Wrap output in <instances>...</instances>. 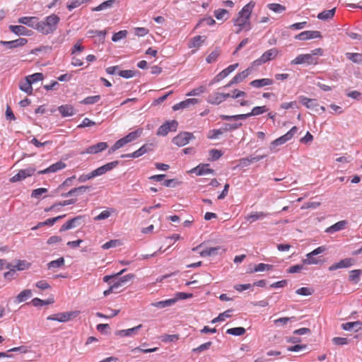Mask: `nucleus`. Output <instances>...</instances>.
<instances>
[{"label": "nucleus", "instance_id": "7c9ffc66", "mask_svg": "<svg viewBox=\"0 0 362 362\" xmlns=\"http://www.w3.org/2000/svg\"><path fill=\"white\" fill-rule=\"evenodd\" d=\"M59 112L62 117H70L74 115V109L70 105H64L58 107Z\"/></svg>", "mask_w": 362, "mask_h": 362}, {"label": "nucleus", "instance_id": "dca6fc26", "mask_svg": "<svg viewBox=\"0 0 362 362\" xmlns=\"http://www.w3.org/2000/svg\"><path fill=\"white\" fill-rule=\"evenodd\" d=\"M118 161H112L110 163H108L103 166H100L97 169L93 170V174L95 175V177L100 176L105 173L112 170L114 168H115L118 165Z\"/></svg>", "mask_w": 362, "mask_h": 362}, {"label": "nucleus", "instance_id": "4d7b16f0", "mask_svg": "<svg viewBox=\"0 0 362 362\" xmlns=\"http://www.w3.org/2000/svg\"><path fill=\"white\" fill-rule=\"evenodd\" d=\"M160 339H161V341L165 343L173 342V341H177L180 339V335L179 334H164V335L161 336Z\"/></svg>", "mask_w": 362, "mask_h": 362}, {"label": "nucleus", "instance_id": "f704fd0d", "mask_svg": "<svg viewBox=\"0 0 362 362\" xmlns=\"http://www.w3.org/2000/svg\"><path fill=\"white\" fill-rule=\"evenodd\" d=\"M9 29L13 33L18 35H27L28 30L23 25H10Z\"/></svg>", "mask_w": 362, "mask_h": 362}, {"label": "nucleus", "instance_id": "393cba45", "mask_svg": "<svg viewBox=\"0 0 362 362\" xmlns=\"http://www.w3.org/2000/svg\"><path fill=\"white\" fill-rule=\"evenodd\" d=\"M0 42L4 45H6L8 48L12 49L25 45L28 42V40L25 38H18L15 40L1 41Z\"/></svg>", "mask_w": 362, "mask_h": 362}, {"label": "nucleus", "instance_id": "4468645a", "mask_svg": "<svg viewBox=\"0 0 362 362\" xmlns=\"http://www.w3.org/2000/svg\"><path fill=\"white\" fill-rule=\"evenodd\" d=\"M153 148V144H146L134 152L122 156V158H139L146 153L152 151Z\"/></svg>", "mask_w": 362, "mask_h": 362}, {"label": "nucleus", "instance_id": "69168bd1", "mask_svg": "<svg viewBox=\"0 0 362 362\" xmlns=\"http://www.w3.org/2000/svg\"><path fill=\"white\" fill-rule=\"evenodd\" d=\"M291 320H296V317H280V318H278V319L274 320V323L276 326L285 325Z\"/></svg>", "mask_w": 362, "mask_h": 362}, {"label": "nucleus", "instance_id": "2eb2a0df", "mask_svg": "<svg viewBox=\"0 0 362 362\" xmlns=\"http://www.w3.org/2000/svg\"><path fill=\"white\" fill-rule=\"evenodd\" d=\"M199 103L200 100L197 98H188L173 105V109L175 111L180 109H186L190 107L191 106L196 105Z\"/></svg>", "mask_w": 362, "mask_h": 362}, {"label": "nucleus", "instance_id": "423d86ee", "mask_svg": "<svg viewBox=\"0 0 362 362\" xmlns=\"http://www.w3.org/2000/svg\"><path fill=\"white\" fill-rule=\"evenodd\" d=\"M79 314L78 311H71L66 313H59L51 315L47 317V320L58 321L61 322H67L71 319L76 317Z\"/></svg>", "mask_w": 362, "mask_h": 362}, {"label": "nucleus", "instance_id": "7ed1b4c3", "mask_svg": "<svg viewBox=\"0 0 362 362\" xmlns=\"http://www.w3.org/2000/svg\"><path fill=\"white\" fill-rule=\"evenodd\" d=\"M60 21V18L56 14L47 16L43 21L37 22L35 28L43 35H48L54 33Z\"/></svg>", "mask_w": 362, "mask_h": 362}, {"label": "nucleus", "instance_id": "8fccbe9b", "mask_svg": "<svg viewBox=\"0 0 362 362\" xmlns=\"http://www.w3.org/2000/svg\"><path fill=\"white\" fill-rule=\"evenodd\" d=\"M127 143V141H126L125 138L123 137L119 140H117L115 144L110 148V149L109 150V153H112L113 152H115V151H117V149L123 147L124 145H126Z\"/></svg>", "mask_w": 362, "mask_h": 362}, {"label": "nucleus", "instance_id": "39448f33", "mask_svg": "<svg viewBox=\"0 0 362 362\" xmlns=\"http://www.w3.org/2000/svg\"><path fill=\"white\" fill-rule=\"evenodd\" d=\"M279 54V50L276 48H272L264 52L262 56L252 62V66H259L265 64L272 59H274Z\"/></svg>", "mask_w": 362, "mask_h": 362}, {"label": "nucleus", "instance_id": "13d9d810", "mask_svg": "<svg viewBox=\"0 0 362 362\" xmlns=\"http://www.w3.org/2000/svg\"><path fill=\"white\" fill-rule=\"evenodd\" d=\"M31 302L34 306L37 307L53 303L54 300L52 299H49L48 300H43L38 298H35L32 300Z\"/></svg>", "mask_w": 362, "mask_h": 362}, {"label": "nucleus", "instance_id": "a18cd8bd", "mask_svg": "<svg viewBox=\"0 0 362 362\" xmlns=\"http://www.w3.org/2000/svg\"><path fill=\"white\" fill-rule=\"evenodd\" d=\"M221 54V51L219 49L216 48L213 50L206 57V61L208 64H211L215 62L218 57Z\"/></svg>", "mask_w": 362, "mask_h": 362}, {"label": "nucleus", "instance_id": "c9c22d12", "mask_svg": "<svg viewBox=\"0 0 362 362\" xmlns=\"http://www.w3.org/2000/svg\"><path fill=\"white\" fill-rule=\"evenodd\" d=\"M204 37L201 35H197L192 38L188 44L189 48H199L203 44L204 40H203Z\"/></svg>", "mask_w": 362, "mask_h": 362}, {"label": "nucleus", "instance_id": "774afa93", "mask_svg": "<svg viewBox=\"0 0 362 362\" xmlns=\"http://www.w3.org/2000/svg\"><path fill=\"white\" fill-rule=\"evenodd\" d=\"M47 192V188H43V187L38 188V189H34L32 192L31 197L33 198L39 199L41 195H42L44 193H46Z\"/></svg>", "mask_w": 362, "mask_h": 362}, {"label": "nucleus", "instance_id": "0e129e2a", "mask_svg": "<svg viewBox=\"0 0 362 362\" xmlns=\"http://www.w3.org/2000/svg\"><path fill=\"white\" fill-rule=\"evenodd\" d=\"M66 216L65 214L64 215H60V216H58L57 217H54V218H48L45 221H43V222H41V225H44V226H52L54 225L58 220L61 219V218H63Z\"/></svg>", "mask_w": 362, "mask_h": 362}, {"label": "nucleus", "instance_id": "864d4df0", "mask_svg": "<svg viewBox=\"0 0 362 362\" xmlns=\"http://www.w3.org/2000/svg\"><path fill=\"white\" fill-rule=\"evenodd\" d=\"M346 57L354 63L362 62V54L360 53H346Z\"/></svg>", "mask_w": 362, "mask_h": 362}, {"label": "nucleus", "instance_id": "72a5a7b5", "mask_svg": "<svg viewBox=\"0 0 362 362\" xmlns=\"http://www.w3.org/2000/svg\"><path fill=\"white\" fill-rule=\"evenodd\" d=\"M143 133V129L139 128L134 132H129L124 136L127 143H130L139 138Z\"/></svg>", "mask_w": 362, "mask_h": 362}, {"label": "nucleus", "instance_id": "c756f323", "mask_svg": "<svg viewBox=\"0 0 362 362\" xmlns=\"http://www.w3.org/2000/svg\"><path fill=\"white\" fill-rule=\"evenodd\" d=\"M336 12V8H333L330 10H325L318 13L317 18L322 21H328L334 16Z\"/></svg>", "mask_w": 362, "mask_h": 362}, {"label": "nucleus", "instance_id": "a211bd4d", "mask_svg": "<svg viewBox=\"0 0 362 362\" xmlns=\"http://www.w3.org/2000/svg\"><path fill=\"white\" fill-rule=\"evenodd\" d=\"M83 216H78L69 220L62 226L59 230L60 232L65 231L76 227L81 223V221L83 220Z\"/></svg>", "mask_w": 362, "mask_h": 362}, {"label": "nucleus", "instance_id": "2f4dec72", "mask_svg": "<svg viewBox=\"0 0 362 362\" xmlns=\"http://www.w3.org/2000/svg\"><path fill=\"white\" fill-rule=\"evenodd\" d=\"M214 13L218 21H226L230 17L228 11L225 8L216 9L214 11Z\"/></svg>", "mask_w": 362, "mask_h": 362}, {"label": "nucleus", "instance_id": "4c0bfd02", "mask_svg": "<svg viewBox=\"0 0 362 362\" xmlns=\"http://www.w3.org/2000/svg\"><path fill=\"white\" fill-rule=\"evenodd\" d=\"M176 303V299H168L165 300H161L158 302L152 303L151 305L155 308H165L173 305L174 303Z\"/></svg>", "mask_w": 362, "mask_h": 362}, {"label": "nucleus", "instance_id": "cd10ccee", "mask_svg": "<svg viewBox=\"0 0 362 362\" xmlns=\"http://www.w3.org/2000/svg\"><path fill=\"white\" fill-rule=\"evenodd\" d=\"M142 327V325L140 324L136 327L127 329H122L118 330L116 332V335L119 337H128V336H132L134 334H136L139 329H140Z\"/></svg>", "mask_w": 362, "mask_h": 362}, {"label": "nucleus", "instance_id": "ea45409f", "mask_svg": "<svg viewBox=\"0 0 362 362\" xmlns=\"http://www.w3.org/2000/svg\"><path fill=\"white\" fill-rule=\"evenodd\" d=\"M221 249L220 247H208L199 252L202 257L214 256L218 254V251Z\"/></svg>", "mask_w": 362, "mask_h": 362}, {"label": "nucleus", "instance_id": "f03ea898", "mask_svg": "<svg viewBox=\"0 0 362 362\" xmlns=\"http://www.w3.org/2000/svg\"><path fill=\"white\" fill-rule=\"evenodd\" d=\"M324 55V50L322 48H316L311 50L310 53L298 54L291 61V65H316L319 63V57Z\"/></svg>", "mask_w": 362, "mask_h": 362}, {"label": "nucleus", "instance_id": "473e14b6", "mask_svg": "<svg viewBox=\"0 0 362 362\" xmlns=\"http://www.w3.org/2000/svg\"><path fill=\"white\" fill-rule=\"evenodd\" d=\"M89 189L88 186H80L78 187H75L69 190L67 193L63 194V197H69L72 195H77L79 194H83L86 192Z\"/></svg>", "mask_w": 362, "mask_h": 362}, {"label": "nucleus", "instance_id": "603ef678", "mask_svg": "<svg viewBox=\"0 0 362 362\" xmlns=\"http://www.w3.org/2000/svg\"><path fill=\"white\" fill-rule=\"evenodd\" d=\"M246 330L244 327H234L227 329L226 333L235 335V336H241L245 333Z\"/></svg>", "mask_w": 362, "mask_h": 362}, {"label": "nucleus", "instance_id": "5701e85b", "mask_svg": "<svg viewBox=\"0 0 362 362\" xmlns=\"http://www.w3.org/2000/svg\"><path fill=\"white\" fill-rule=\"evenodd\" d=\"M251 69L247 68V69L244 70L243 71L236 74L229 82L228 85H226V87L230 86L232 84L234 83H238L243 81L245 78H246L248 75L250 74Z\"/></svg>", "mask_w": 362, "mask_h": 362}, {"label": "nucleus", "instance_id": "f3484780", "mask_svg": "<svg viewBox=\"0 0 362 362\" xmlns=\"http://www.w3.org/2000/svg\"><path fill=\"white\" fill-rule=\"evenodd\" d=\"M354 259L351 258H346L340 260L339 262L332 264L329 267V271H334L342 268H349L354 264Z\"/></svg>", "mask_w": 362, "mask_h": 362}, {"label": "nucleus", "instance_id": "a878e982", "mask_svg": "<svg viewBox=\"0 0 362 362\" xmlns=\"http://www.w3.org/2000/svg\"><path fill=\"white\" fill-rule=\"evenodd\" d=\"M347 224H348V222L346 220L338 221L337 223H334V225L328 227L325 230V232L329 233H334L335 232L341 230L344 228H345V227L346 226Z\"/></svg>", "mask_w": 362, "mask_h": 362}, {"label": "nucleus", "instance_id": "052dcab7", "mask_svg": "<svg viewBox=\"0 0 362 362\" xmlns=\"http://www.w3.org/2000/svg\"><path fill=\"white\" fill-rule=\"evenodd\" d=\"M272 268H273V266L271 264L259 263V264L255 265L253 272H263L265 270H271Z\"/></svg>", "mask_w": 362, "mask_h": 362}, {"label": "nucleus", "instance_id": "37998d69", "mask_svg": "<svg viewBox=\"0 0 362 362\" xmlns=\"http://www.w3.org/2000/svg\"><path fill=\"white\" fill-rule=\"evenodd\" d=\"M115 210L112 208L108 209L107 210H104L100 214H99L98 216L94 217L95 221H101L105 220L106 218H108L112 214L115 213Z\"/></svg>", "mask_w": 362, "mask_h": 362}, {"label": "nucleus", "instance_id": "bf43d9fd", "mask_svg": "<svg viewBox=\"0 0 362 362\" xmlns=\"http://www.w3.org/2000/svg\"><path fill=\"white\" fill-rule=\"evenodd\" d=\"M127 36V31L126 30H120L113 34L112 40L113 42H117L122 39L126 38Z\"/></svg>", "mask_w": 362, "mask_h": 362}, {"label": "nucleus", "instance_id": "4be33fe9", "mask_svg": "<svg viewBox=\"0 0 362 362\" xmlns=\"http://www.w3.org/2000/svg\"><path fill=\"white\" fill-rule=\"evenodd\" d=\"M274 83V81L272 78H264L261 79H255L250 83V85L253 88H262L267 86H271Z\"/></svg>", "mask_w": 362, "mask_h": 362}, {"label": "nucleus", "instance_id": "9d476101", "mask_svg": "<svg viewBox=\"0 0 362 362\" xmlns=\"http://www.w3.org/2000/svg\"><path fill=\"white\" fill-rule=\"evenodd\" d=\"M178 123L176 120L167 121L162 124L157 131L158 136H166L169 132H175Z\"/></svg>", "mask_w": 362, "mask_h": 362}, {"label": "nucleus", "instance_id": "6e6552de", "mask_svg": "<svg viewBox=\"0 0 362 362\" xmlns=\"http://www.w3.org/2000/svg\"><path fill=\"white\" fill-rule=\"evenodd\" d=\"M299 100L301 104L305 106L308 109L317 112L318 109L320 108L322 112L325 111V107L324 106H320L316 99L308 98L305 96H300L299 98Z\"/></svg>", "mask_w": 362, "mask_h": 362}, {"label": "nucleus", "instance_id": "5fc2aeb1", "mask_svg": "<svg viewBox=\"0 0 362 362\" xmlns=\"http://www.w3.org/2000/svg\"><path fill=\"white\" fill-rule=\"evenodd\" d=\"M90 0H72L70 4L67 5V8L69 11H72L73 9L79 7L82 4L90 1Z\"/></svg>", "mask_w": 362, "mask_h": 362}, {"label": "nucleus", "instance_id": "58836bf2", "mask_svg": "<svg viewBox=\"0 0 362 362\" xmlns=\"http://www.w3.org/2000/svg\"><path fill=\"white\" fill-rule=\"evenodd\" d=\"M362 323L360 321L349 322L341 325V327L344 330H351L356 328L358 330L361 328Z\"/></svg>", "mask_w": 362, "mask_h": 362}, {"label": "nucleus", "instance_id": "ddd939ff", "mask_svg": "<svg viewBox=\"0 0 362 362\" xmlns=\"http://www.w3.org/2000/svg\"><path fill=\"white\" fill-rule=\"evenodd\" d=\"M322 35L320 31L317 30H305L295 36V39L299 40H308L315 38H321Z\"/></svg>", "mask_w": 362, "mask_h": 362}, {"label": "nucleus", "instance_id": "e2e57ef3", "mask_svg": "<svg viewBox=\"0 0 362 362\" xmlns=\"http://www.w3.org/2000/svg\"><path fill=\"white\" fill-rule=\"evenodd\" d=\"M121 243L119 240H111L109 242L105 243L102 245V248L104 250H108L111 247H115L119 246Z\"/></svg>", "mask_w": 362, "mask_h": 362}, {"label": "nucleus", "instance_id": "e433bc0d", "mask_svg": "<svg viewBox=\"0 0 362 362\" xmlns=\"http://www.w3.org/2000/svg\"><path fill=\"white\" fill-rule=\"evenodd\" d=\"M264 158L263 156H258L256 157L243 158L239 160L240 165L242 166H248L250 164L257 162Z\"/></svg>", "mask_w": 362, "mask_h": 362}, {"label": "nucleus", "instance_id": "bb28decb", "mask_svg": "<svg viewBox=\"0 0 362 362\" xmlns=\"http://www.w3.org/2000/svg\"><path fill=\"white\" fill-rule=\"evenodd\" d=\"M238 63H235L233 64H231L228 66L227 68L224 69L223 71H221L216 76V78L217 81H220L228 76L230 73H232L233 71H235L238 66Z\"/></svg>", "mask_w": 362, "mask_h": 362}, {"label": "nucleus", "instance_id": "9b49d317", "mask_svg": "<svg viewBox=\"0 0 362 362\" xmlns=\"http://www.w3.org/2000/svg\"><path fill=\"white\" fill-rule=\"evenodd\" d=\"M35 171L36 169L33 167H29L25 169L20 170L17 174H16L10 179V181L11 182H17L21 181L28 177H31L33 175H34Z\"/></svg>", "mask_w": 362, "mask_h": 362}, {"label": "nucleus", "instance_id": "6ab92c4d", "mask_svg": "<svg viewBox=\"0 0 362 362\" xmlns=\"http://www.w3.org/2000/svg\"><path fill=\"white\" fill-rule=\"evenodd\" d=\"M269 215V213L263 211H253L245 216V219L252 223L260 219H263Z\"/></svg>", "mask_w": 362, "mask_h": 362}, {"label": "nucleus", "instance_id": "1a4fd4ad", "mask_svg": "<svg viewBox=\"0 0 362 362\" xmlns=\"http://www.w3.org/2000/svg\"><path fill=\"white\" fill-rule=\"evenodd\" d=\"M194 136L190 132H180L173 139V142L177 146H183L187 144L190 140L194 139Z\"/></svg>", "mask_w": 362, "mask_h": 362}, {"label": "nucleus", "instance_id": "de8ad7c7", "mask_svg": "<svg viewBox=\"0 0 362 362\" xmlns=\"http://www.w3.org/2000/svg\"><path fill=\"white\" fill-rule=\"evenodd\" d=\"M267 7L269 10L274 11V13H282L286 11V6L280 4H269L267 5Z\"/></svg>", "mask_w": 362, "mask_h": 362}, {"label": "nucleus", "instance_id": "0eeeda50", "mask_svg": "<svg viewBox=\"0 0 362 362\" xmlns=\"http://www.w3.org/2000/svg\"><path fill=\"white\" fill-rule=\"evenodd\" d=\"M30 265H31L30 263L28 262L25 260L18 259L16 261L15 264H9L7 266V268L9 269L10 271L8 272H6L4 274V276H5V278H8L9 276L13 274V273L16 270L23 271V270L29 269Z\"/></svg>", "mask_w": 362, "mask_h": 362}, {"label": "nucleus", "instance_id": "79ce46f5", "mask_svg": "<svg viewBox=\"0 0 362 362\" xmlns=\"http://www.w3.org/2000/svg\"><path fill=\"white\" fill-rule=\"evenodd\" d=\"M32 296V291L30 289H25L22 291L17 296H16V302L20 303L28 298H30Z\"/></svg>", "mask_w": 362, "mask_h": 362}, {"label": "nucleus", "instance_id": "338daca9", "mask_svg": "<svg viewBox=\"0 0 362 362\" xmlns=\"http://www.w3.org/2000/svg\"><path fill=\"white\" fill-rule=\"evenodd\" d=\"M100 98V95L88 96V97L84 98L81 101V103H83L86 105L94 104V103H96L97 102H98Z\"/></svg>", "mask_w": 362, "mask_h": 362}, {"label": "nucleus", "instance_id": "b1692460", "mask_svg": "<svg viewBox=\"0 0 362 362\" xmlns=\"http://www.w3.org/2000/svg\"><path fill=\"white\" fill-rule=\"evenodd\" d=\"M209 164H200L192 170L197 175H203L209 173H214V170L209 168Z\"/></svg>", "mask_w": 362, "mask_h": 362}, {"label": "nucleus", "instance_id": "09e8293b", "mask_svg": "<svg viewBox=\"0 0 362 362\" xmlns=\"http://www.w3.org/2000/svg\"><path fill=\"white\" fill-rule=\"evenodd\" d=\"M206 91V87L204 86H200L197 88H195L188 92L186 95L187 96H199L202 95Z\"/></svg>", "mask_w": 362, "mask_h": 362}, {"label": "nucleus", "instance_id": "680f3d73", "mask_svg": "<svg viewBox=\"0 0 362 362\" xmlns=\"http://www.w3.org/2000/svg\"><path fill=\"white\" fill-rule=\"evenodd\" d=\"M36 19V17H21L18 19V23L27 25L30 27H34L33 21Z\"/></svg>", "mask_w": 362, "mask_h": 362}, {"label": "nucleus", "instance_id": "f257e3e1", "mask_svg": "<svg viewBox=\"0 0 362 362\" xmlns=\"http://www.w3.org/2000/svg\"><path fill=\"white\" fill-rule=\"evenodd\" d=\"M255 5L256 3L254 1H250L238 13L236 18L233 20V25L237 28L235 33L238 34L243 30L246 31L251 30L250 17Z\"/></svg>", "mask_w": 362, "mask_h": 362}, {"label": "nucleus", "instance_id": "c03bdc74", "mask_svg": "<svg viewBox=\"0 0 362 362\" xmlns=\"http://www.w3.org/2000/svg\"><path fill=\"white\" fill-rule=\"evenodd\" d=\"M64 263H65L64 258V257H59V258H58L56 260H53V261L49 262L47 264V268L49 269H55V268H59V267H63L64 265Z\"/></svg>", "mask_w": 362, "mask_h": 362}, {"label": "nucleus", "instance_id": "aec40b11", "mask_svg": "<svg viewBox=\"0 0 362 362\" xmlns=\"http://www.w3.org/2000/svg\"><path fill=\"white\" fill-rule=\"evenodd\" d=\"M66 168V164L62 161H58L52 165H51L49 167L47 168L45 170H40L38 172V174H47L49 173H55L58 170H62Z\"/></svg>", "mask_w": 362, "mask_h": 362}, {"label": "nucleus", "instance_id": "49530a36", "mask_svg": "<svg viewBox=\"0 0 362 362\" xmlns=\"http://www.w3.org/2000/svg\"><path fill=\"white\" fill-rule=\"evenodd\" d=\"M267 111L268 108L267 107V106H256L252 109L251 112H249V115L250 117L257 116L264 114Z\"/></svg>", "mask_w": 362, "mask_h": 362}, {"label": "nucleus", "instance_id": "20e7f679", "mask_svg": "<svg viewBox=\"0 0 362 362\" xmlns=\"http://www.w3.org/2000/svg\"><path fill=\"white\" fill-rule=\"evenodd\" d=\"M297 132L298 128L296 126L293 127L286 134L274 140L271 143L269 146L270 150L272 151H276V147L277 146L282 145L286 142L290 141L293 137V136L297 133Z\"/></svg>", "mask_w": 362, "mask_h": 362}, {"label": "nucleus", "instance_id": "c85d7f7f", "mask_svg": "<svg viewBox=\"0 0 362 362\" xmlns=\"http://www.w3.org/2000/svg\"><path fill=\"white\" fill-rule=\"evenodd\" d=\"M18 87L21 90L25 92L28 95H32L33 88L31 82L27 78H25L23 80L19 82Z\"/></svg>", "mask_w": 362, "mask_h": 362}, {"label": "nucleus", "instance_id": "412c9836", "mask_svg": "<svg viewBox=\"0 0 362 362\" xmlns=\"http://www.w3.org/2000/svg\"><path fill=\"white\" fill-rule=\"evenodd\" d=\"M108 147L106 142H99L97 144L88 147L86 150V153L95 154L105 150Z\"/></svg>", "mask_w": 362, "mask_h": 362}, {"label": "nucleus", "instance_id": "3c124183", "mask_svg": "<svg viewBox=\"0 0 362 362\" xmlns=\"http://www.w3.org/2000/svg\"><path fill=\"white\" fill-rule=\"evenodd\" d=\"M25 78H27L28 81L31 82V84L42 81L44 78V76L42 73H35L32 75H29L25 76Z\"/></svg>", "mask_w": 362, "mask_h": 362}, {"label": "nucleus", "instance_id": "6e6d98bb", "mask_svg": "<svg viewBox=\"0 0 362 362\" xmlns=\"http://www.w3.org/2000/svg\"><path fill=\"white\" fill-rule=\"evenodd\" d=\"M361 274V271L360 269L351 270L349 273V281L354 282V283H358L359 281V277H360Z\"/></svg>", "mask_w": 362, "mask_h": 362}, {"label": "nucleus", "instance_id": "a19ab883", "mask_svg": "<svg viewBox=\"0 0 362 362\" xmlns=\"http://www.w3.org/2000/svg\"><path fill=\"white\" fill-rule=\"evenodd\" d=\"M115 1V0L105 1L103 2L102 4H100L99 6L92 8L91 11H100L111 8L113 6Z\"/></svg>", "mask_w": 362, "mask_h": 362}, {"label": "nucleus", "instance_id": "f8f14e48", "mask_svg": "<svg viewBox=\"0 0 362 362\" xmlns=\"http://www.w3.org/2000/svg\"><path fill=\"white\" fill-rule=\"evenodd\" d=\"M230 97L229 93H222L219 92H213L207 98V102L212 105H219Z\"/></svg>", "mask_w": 362, "mask_h": 362}]
</instances>
